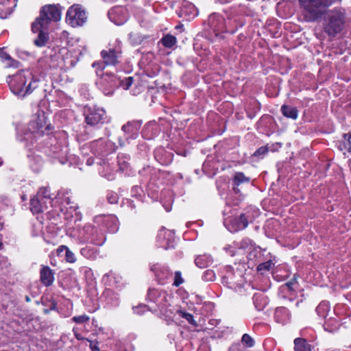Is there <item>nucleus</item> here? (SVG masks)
<instances>
[{"mask_svg": "<svg viewBox=\"0 0 351 351\" xmlns=\"http://www.w3.org/2000/svg\"><path fill=\"white\" fill-rule=\"evenodd\" d=\"M241 342L247 348H252L254 345V339L248 334H244L243 335Z\"/></svg>", "mask_w": 351, "mask_h": 351, "instance_id": "32", "label": "nucleus"}, {"mask_svg": "<svg viewBox=\"0 0 351 351\" xmlns=\"http://www.w3.org/2000/svg\"><path fill=\"white\" fill-rule=\"evenodd\" d=\"M107 16H108V18H110V11L107 12Z\"/></svg>", "mask_w": 351, "mask_h": 351, "instance_id": "55", "label": "nucleus"}, {"mask_svg": "<svg viewBox=\"0 0 351 351\" xmlns=\"http://www.w3.org/2000/svg\"><path fill=\"white\" fill-rule=\"evenodd\" d=\"M32 30L34 33H38L37 38L34 41V45L40 47L45 46L49 39L48 27H38V30H36L32 27Z\"/></svg>", "mask_w": 351, "mask_h": 351, "instance_id": "14", "label": "nucleus"}, {"mask_svg": "<svg viewBox=\"0 0 351 351\" xmlns=\"http://www.w3.org/2000/svg\"><path fill=\"white\" fill-rule=\"evenodd\" d=\"M104 114V111L103 110L97 109L90 112L86 116V122L90 125H96L102 120Z\"/></svg>", "mask_w": 351, "mask_h": 351, "instance_id": "18", "label": "nucleus"}, {"mask_svg": "<svg viewBox=\"0 0 351 351\" xmlns=\"http://www.w3.org/2000/svg\"><path fill=\"white\" fill-rule=\"evenodd\" d=\"M164 152H165V149L163 148H161V147L158 148L154 151V156H155V158L162 165H167L171 159V158H169L168 160L164 159L162 156V155L163 154Z\"/></svg>", "mask_w": 351, "mask_h": 351, "instance_id": "28", "label": "nucleus"}, {"mask_svg": "<svg viewBox=\"0 0 351 351\" xmlns=\"http://www.w3.org/2000/svg\"><path fill=\"white\" fill-rule=\"evenodd\" d=\"M125 156H120L119 155L118 157H117V159H118V164L120 166V169L121 170H124L125 168H127L128 167V162L125 161V160H123L121 161V158H124Z\"/></svg>", "mask_w": 351, "mask_h": 351, "instance_id": "44", "label": "nucleus"}, {"mask_svg": "<svg viewBox=\"0 0 351 351\" xmlns=\"http://www.w3.org/2000/svg\"><path fill=\"white\" fill-rule=\"evenodd\" d=\"M253 302L255 308L260 311L267 305L269 300L264 293L258 292L254 294Z\"/></svg>", "mask_w": 351, "mask_h": 351, "instance_id": "16", "label": "nucleus"}, {"mask_svg": "<svg viewBox=\"0 0 351 351\" xmlns=\"http://www.w3.org/2000/svg\"><path fill=\"white\" fill-rule=\"evenodd\" d=\"M86 19V12L80 4H73L67 10L66 21L72 27L82 26Z\"/></svg>", "mask_w": 351, "mask_h": 351, "instance_id": "7", "label": "nucleus"}, {"mask_svg": "<svg viewBox=\"0 0 351 351\" xmlns=\"http://www.w3.org/2000/svg\"><path fill=\"white\" fill-rule=\"evenodd\" d=\"M335 1V0H307L304 5L307 21H315L321 18L325 10Z\"/></svg>", "mask_w": 351, "mask_h": 351, "instance_id": "6", "label": "nucleus"}, {"mask_svg": "<svg viewBox=\"0 0 351 351\" xmlns=\"http://www.w3.org/2000/svg\"><path fill=\"white\" fill-rule=\"evenodd\" d=\"M72 320L76 324H83L89 320V317L86 315H82L73 317Z\"/></svg>", "mask_w": 351, "mask_h": 351, "instance_id": "39", "label": "nucleus"}, {"mask_svg": "<svg viewBox=\"0 0 351 351\" xmlns=\"http://www.w3.org/2000/svg\"><path fill=\"white\" fill-rule=\"evenodd\" d=\"M66 249H69L66 246L61 245L58 247L57 251H58V253L59 254L60 252H63V250H65L66 252Z\"/></svg>", "mask_w": 351, "mask_h": 351, "instance_id": "48", "label": "nucleus"}, {"mask_svg": "<svg viewBox=\"0 0 351 351\" xmlns=\"http://www.w3.org/2000/svg\"><path fill=\"white\" fill-rule=\"evenodd\" d=\"M150 270L154 274L158 283L161 285L167 283L168 280L173 274V272L168 267L160 264L150 265Z\"/></svg>", "mask_w": 351, "mask_h": 351, "instance_id": "9", "label": "nucleus"}, {"mask_svg": "<svg viewBox=\"0 0 351 351\" xmlns=\"http://www.w3.org/2000/svg\"><path fill=\"white\" fill-rule=\"evenodd\" d=\"M250 221H252V218L248 214V212L241 213L239 216L234 217L230 220L228 229L232 232L243 230L247 228Z\"/></svg>", "mask_w": 351, "mask_h": 351, "instance_id": "8", "label": "nucleus"}, {"mask_svg": "<svg viewBox=\"0 0 351 351\" xmlns=\"http://www.w3.org/2000/svg\"><path fill=\"white\" fill-rule=\"evenodd\" d=\"M295 285L294 282H288L281 287L282 291H291L294 289L293 286Z\"/></svg>", "mask_w": 351, "mask_h": 351, "instance_id": "43", "label": "nucleus"}, {"mask_svg": "<svg viewBox=\"0 0 351 351\" xmlns=\"http://www.w3.org/2000/svg\"><path fill=\"white\" fill-rule=\"evenodd\" d=\"M30 210L33 213H40L43 212V205L40 200L34 197L30 200Z\"/></svg>", "mask_w": 351, "mask_h": 351, "instance_id": "24", "label": "nucleus"}, {"mask_svg": "<svg viewBox=\"0 0 351 351\" xmlns=\"http://www.w3.org/2000/svg\"><path fill=\"white\" fill-rule=\"evenodd\" d=\"M108 65V61L104 60L99 62H94L93 64V66L95 67L96 66H98V68L96 70V73L97 76L101 77V84H104L105 82H108L109 79V75L108 73L106 72V73L104 71V69H105L106 66Z\"/></svg>", "mask_w": 351, "mask_h": 351, "instance_id": "19", "label": "nucleus"}, {"mask_svg": "<svg viewBox=\"0 0 351 351\" xmlns=\"http://www.w3.org/2000/svg\"><path fill=\"white\" fill-rule=\"evenodd\" d=\"M239 346L238 344L232 345L231 347H230L229 351H237L239 348Z\"/></svg>", "mask_w": 351, "mask_h": 351, "instance_id": "50", "label": "nucleus"}, {"mask_svg": "<svg viewBox=\"0 0 351 351\" xmlns=\"http://www.w3.org/2000/svg\"><path fill=\"white\" fill-rule=\"evenodd\" d=\"M66 261L69 263H74L76 261L74 254L69 249H66Z\"/></svg>", "mask_w": 351, "mask_h": 351, "instance_id": "42", "label": "nucleus"}, {"mask_svg": "<svg viewBox=\"0 0 351 351\" xmlns=\"http://www.w3.org/2000/svg\"><path fill=\"white\" fill-rule=\"evenodd\" d=\"M37 127L38 130L45 128V130H50V124L47 125L44 113L38 115Z\"/></svg>", "mask_w": 351, "mask_h": 351, "instance_id": "29", "label": "nucleus"}, {"mask_svg": "<svg viewBox=\"0 0 351 351\" xmlns=\"http://www.w3.org/2000/svg\"><path fill=\"white\" fill-rule=\"evenodd\" d=\"M274 318L277 322L285 324L289 320L290 313L287 308L284 306L278 307L274 313Z\"/></svg>", "mask_w": 351, "mask_h": 351, "instance_id": "17", "label": "nucleus"}, {"mask_svg": "<svg viewBox=\"0 0 351 351\" xmlns=\"http://www.w3.org/2000/svg\"><path fill=\"white\" fill-rule=\"evenodd\" d=\"M170 300L171 295L165 291L155 288L148 290L147 300L155 303L161 315L167 319L171 318L173 315Z\"/></svg>", "mask_w": 351, "mask_h": 351, "instance_id": "3", "label": "nucleus"}, {"mask_svg": "<svg viewBox=\"0 0 351 351\" xmlns=\"http://www.w3.org/2000/svg\"><path fill=\"white\" fill-rule=\"evenodd\" d=\"M133 309L135 313L141 315L146 311H148V306L145 304H141L138 306L134 307Z\"/></svg>", "mask_w": 351, "mask_h": 351, "instance_id": "41", "label": "nucleus"}, {"mask_svg": "<svg viewBox=\"0 0 351 351\" xmlns=\"http://www.w3.org/2000/svg\"><path fill=\"white\" fill-rule=\"evenodd\" d=\"M261 256V254L260 250L257 249H253L248 253L247 258L249 261L256 262L257 261V258Z\"/></svg>", "mask_w": 351, "mask_h": 351, "instance_id": "37", "label": "nucleus"}, {"mask_svg": "<svg viewBox=\"0 0 351 351\" xmlns=\"http://www.w3.org/2000/svg\"><path fill=\"white\" fill-rule=\"evenodd\" d=\"M61 18L60 7L56 5H47L42 8L40 16L32 23L34 29L38 30L40 27H48L51 21H58Z\"/></svg>", "mask_w": 351, "mask_h": 351, "instance_id": "4", "label": "nucleus"}, {"mask_svg": "<svg viewBox=\"0 0 351 351\" xmlns=\"http://www.w3.org/2000/svg\"><path fill=\"white\" fill-rule=\"evenodd\" d=\"M141 122L138 121H128L124 124L121 130L125 134V140L136 139L138 136Z\"/></svg>", "mask_w": 351, "mask_h": 351, "instance_id": "11", "label": "nucleus"}, {"mask_svg": "<svg viewBox=\"0 0 351 351\" xmlns=\"http://www.w3.org/2000/svg\"><path fill=\"white\" fill-rule=\"evenodd\" d=\"M269 149L267 146H263L256 149L253 154L254 157L262 158L266 154H267Z\"/></svg>", "mask_w": 351, "mask_h": 351, "instance_id": "36", "label": "nucleus"}, {"mask_svg": "<svg viewBox=\"0 0 351 351\" xmlns=\"http://www.w3.org/2000/svg\"><path fill=\"white\" fill-rule=\"evenodd\" d=\"M295 351H311V346L303 338H296L294 340Z\"/></svg>", "mask_w": 351, "mask_h": 351, "instance_id": "23", "label": "nucleus"}, {"mask_svg": "<svg viewBox=\"0 0 351 351\" xmlns=\"http://www.w3.org/2000/svg\"><path fill=\"white\" fill-rule=\"evenodd\" d=\"M280 111L285 117L289 119L295 120L298 117V110L293 106L284 104L281 106Z\"/></svg>", "mask_w": 351, "mask_h": 351, "instance_id": "20", "label": "nucleus"}, {"mask_svg": "<svg viewBox=\"0 0 351 351\" xmlns=\"http://www.w3.org/2000/svg\"><path fill=\"white\" fill-rule=\"evenodd\" d=\"M160 42L165 47L171 48L176 44L177 39L175 36L167 34L160 40Z\"/></svg>", "mask_w": 351, "mask_h": 351, "instance_id": "26", "label": "nucleus"}, {"mask_svg": "<svg viewBox=\"0 0 351 351\" xmlns=\"http://www.w3.org/2000/svg\"><path fill=\"white\" fill-rule=\"evenodd\" d=\"M177 313L182 318L187 320L189 324H191L195 326H196L197 325V322H195V320L193 318V315H191V313L184 312L182 310H177Z\"/></svg>", "mask_w": 351, "mask_h": 351, "instance_id": "30", "label": "nucleus"}, {"mask_svg": "<svg viewBox=\"0 0 351 351\" xmlns=\"http://www.w3.org/2000/svg\"><path fill=\"white\" fill-rule=\"evenodd\" d=\"M40 279L41 282L46 287H49L52 285L54 278L52 270L48 266H44L40 272Z\"/></svg>", "mask_w": 351, "mask_h": 351, "instance_id": "15", "label": "nucleus"}, {"mask_svg": "<svg viewBox=\"0 0 351 351\" xmlns=\"http://www.w3.org/2000/svg\"><path fill=\"white\" fill-rule=\"evenodd\" d=\"M250 181V178L245 176L243 172H237L233 178L234 184L237 186L243 183H248Z\"/></svg>", "mask_w": 351, "mask_h": 351, "instance_id": "25", "label": "nucleus"}, {"mask_svg": "<svg viewBox=\"0 0 351 351\" xmlns=\"http://www.w3.org/2000/svg\"><path fill=\"white\" fill-rule=\"evenodd\" d=\"M251 243V240L249 239H244L241 243L238 244L239 248H243L247 247Z\"/></svg>", "mask_w": 351, "mask_h": 351, "instance_id": "46", "label": "nucleus"}, {"mask_svg": "<svg viewBox=\"0 0 351 351\" xmlns=\"http://www.w3.org/2000/svg\"><path fill=\"white\" fill-rule=\"evenodd\" d=\"M75 337H76L77 339L78 340H82V339H84V337H82V335L77 332H75Z\"/></svg>", "mask_w": 351, "mask_h": 351, "instance_id": "52", "label": "nucleus"}, {"mask_svg": "<svg viewBox=\"0 0 351 351\" xmlns=\"http://www.w3.org/2000/svg\"><path fill=\"white\" fill-rule=\"evenodd\" d=\"M221 283L239 294L243 293L246 284L241 271H235L230 266L226 267V274L221 278Z\"/></svg>", "mask_w": 351, "mask_h": 351, "instance_id": "5", "label": "nucleus"}, {"mask_svg": "<svg viewBox=\"0 0 351 351\" xmlns=\"http://www.w3.org/2000/svg\"><path fill=\"white\" fill-rule=\"evenodd\" d=\"M0 57L2 59L10 60L11 62L8 64L9 66H14V67H18L19 66V62L12 60L10 56L8 55V53H6L5 52H4L2 49H0Z\"/></svg>", "mask_w": 351, "mask_h": 351, "instance_id": "31", "label": "nucleus"}, {"mask_svg": "<svg viewBox=\"0 0 351 351\" xmlns=\"http://www.w3.org/2000/svg\"><path fill=\"white\" fill-rule=\"evenodd\" d=\"M121 52L120 50H111V64H114L117 61L121 55Z\"/></svg>", "mask_w": 351, "mask_h": 351, "instance_id": "40", "label": "nucleus"}, {"mask_svg": "<svg viewBox=\"0 0 351 351\" xmlns=\"http://www.w3.org/2000/svg\"><path fill=\"white\" fill-rule=\"evenodd\" d=\"M223 22V19L218 14H213L210 16L208 19V23L210 27L213 29L215 32H220L223 29H225L226 32L230 34H234L236 32V29H228L226 26L224 27Z\"/></svg>", "mask_w": 351, "mask_h": 351, "instance_id": "13", "label": "nucleus"}, {"mask_svg": "<svg viewBox=\"0 0 351 351\" xmlns=\"http://www.w3.org/2000/svg\"><path fill=\"white\" fill-rule=\"evenodd\" d=\"M28 76L25 75L23 71L14 76L10 83L12 92L16 95L25 97L33 92L37 88L38 80H35L32 73L27 72Z\"/></svg>", "mask_w": 351, "mask_h": 351, "instance_id": "2", "label": "nucleus"}, {"mask_svg": "<svg viewBox=\"0 0 351 351\" xmlns=\"http://www.w3.org/2000/svg\"><path fill=\"white\" fill-rule=\"evenodd\" d=\"M2 164V161H0V165Z\"/></svg>", "mask_w": 351, "mask_h": 351, "instance_id": "58", "label": "nucleus"}, {"mask_svg": "<svg viewBox=\"0 0 351 351\" xmlns=\"http://www.w3.org/2000/svg\"><path fill=\"white\" fill-rule=\"evenodd\" d=\"M274 263L271 261H268L265 263H261L258 265L257 269L258 271L264 272L269 271Z\"/></svg>", "mask_w": 351, "mask_h": 351, "instance_id": "33", "label": "nucleus"}, {"mask_svg": "<svg viewBox=\"0 0 351 351\" xmlns=\"http://www.w3.org/2000/svg\"><path fill=\"white\" fill-rule=\"evenodd\" d=\"M119 145L121 147L123 146L124 145V143H125V140L123 139V138H119Z\"/></svg>", "mask_w": 351, "mask_h": 351, "instance_id": "53", "label": "nucleus"}, {"mask_svg": "<svg viewBox=\"0 0 351 351\" xmlns=\"http://www.w3.org/2000/svg\"><path fill=\"white\" fill-rule=\"evenodd\" d=\"M101 55L104 59H106L107 57H108V53L106 51H102Z\"/></svg>", "mask_w": 351, "mask_h": 351, "instance_id": "51", "label": "nucleus"}, {"mask_svg": "<svg viewBox=\"0 0 351 351\" xmlns=\"http://www.w3.org/2000/svg\"><path fill=\"white\" fill-rule=\"evenodd\" d=\"M213 262V259L210 255L203 254L197 256L195 259L196 266L199 268H205L209 266Z\"/></svg>", "mask_w": 351, "mask_h": 351, "instance_id": "22", "label": "nucleus"}, {"mask_svg": "<svg viewBox=\"0 0 351 351\" xmlns=\"http://www.w3.org/2000/svg\"><path fill=\"white\" fill-rule=\"evenodd\" d=\"M183 282H184V280L182 277L181 272L180 271H176L173 285L178 287Z\"/></svg>", "mask_w": 351, "mask_h": 351, "instance_id": "38", "label": "nucleus"}, {"mask_svg": "<svg viewBox=\"0 0 351 351\" xmlns=\"http://www.w3.org/2000/svg\"><path fill=\"white\" fill-rule=\"evenodd\" d=\"M329 305L326 302H322L316 308L315 311L319 317H326L328 311Z\"/></svg>", "mask_w": 351, "mask_h": 351, "instance_id": "27", "label": "nucleus"}, {"mask_svg": "<svg viewBox=\"0 0 351 351\" xmlns=\"http://www.w3.org/2000/svg\"><path fill=\"white\" fill-rule=\"evenodd\" d=\"M215 278V274L213 270H206L202 275V280L204 281H213Z\"/></svg>", "mask_w": 351, "mask_h": 351, "instance_id": "35", "label": "nucleus"}, {"mask_svg": "<svg viewBox=\"0 0 351 351\" xmlns=\"http://www.w3.org/2000/svg\"><path fill=\"white\" fill-rule=\"evenodd\" d=\"M25 300H26L27 302H29L30 301V298L28 296L25 297Z\"/></svg>", "mask_w": 351, "mask_h": 351, "instance_id": "54", "label": "nucleus"}, {"mask_svg": "<svg viewBox=\"0 0 351 351\" xmlns=\"http://www.w3.org/2000/svg\"><path fill=\"white\" fill-rule=\"evenodd\" d=\"M346 23V12L341 8H335L329 10L325 16L324 29L331 37L340 33Z\"/></svg>", "mask_w": 351, "mask_h": 351, "instance_id": "1", "label": "nucleus"}, {"mask_svg": "<svg viewBox=\"0 0 351 351\" xmlns=\"http://www.w3.org/2000/svg\"><path fill=\"white\" fill-rule=\"evenodd\" d=\"M2 246H3V244H2V243L0 241V249L2 247Z\"/></svg>", "mask_w": 351, "mask_h": 351, "instance_id": "56", "label": "nucleus"}, {"mask_svg": "<svg viewBox=\"0 0 351 351\" xmlns=\"http://www.w3.org/2000/svg\"><path fill=\"white\" fill-rule=\"evenodd\" d=\"M338 148L341 151L351 152V134L347 133L343 135V139L338 142Z\"/></svg>", "mask_w": 351, "mask_h": 351, "instance_id": "21", "label": "nucleus"}, {"mask_svg": "<svg viewBox=\"0 0 351 351\" xmlns=\"http://www.w3.org/2000/svg\"><path fill=\"white\" fill-rule=\"evenodd\" d=\"M89 341L90 342V348L92 350V351H99V348L96 345L93 346L92 341Z\"/></svg>", "mask_w": 351, "mask_h": 351, "instance_id": "49", "label": "nucleus"}, {"mask_svg": "<svg viewBox=\"0 0 351 351\" xmlns=\"http://www.w3.org/2000/svg\"><path fill=\"white\" fill-rule=\"evenodd\" d=\"M198 351H200V350H199Z\"/></svg>", "mask_w": 351, "mask_h": 351, "instance_id": "59", "label": "nucleus"}, {"mask_svg": "<svg viewBox=\"0 0 351 351\" xmlns=\"http://www.w3.org/2000/svg\"><path fill=\"white\" fill-rule=\"evenodd\" d=\"M134 79L132 77H127L125 73L121 75H111V87L122 88L123 90H128L132 84Z\"/></svg>", "mask_w": 351, "mask_h": 351, "instance_id": "12", "label": "nucleus"}, {"mask_svg": "<svg viewBox=\"0 0 351 351\" xmlns=\"http://www.w3.org/2000/svg\"><path fill=\"white\" fill-rule=\"evenodd\" d=\"M157 241L160 247L169 250L174 247V238L173 234L165 229H161L157 235Z\"/></svg>", "mask_w": 351, "mask_h": 351, "instance_id": "10", "label": "nucleus"}, {"mask_svg": "<svg viewBox=\"0 0 351 351\" xmlns=\"http://www.w3.org/2000/svg\"><path fill=\"white\" fill-rule=\"evenodd\" d=\"M111 233L118 232L119 228V221L115 215H111Z\"/></svg>", "mask_w": 351, "mask_h": 351, "instance_id": "34", "label": "nucleus"}, {"mask_svg": "<svg viewBox=\"0 0 351 351\" xmlns=\"http://www.w3.org/2000/svg\"><path fill=\"white\" fill-rule=\"evenodd\" d=\"M48 311H48L47 309H45V312L46 313H48Z\"/></svg>", "mask_w": 351, "mask_h": 351, "instance_id": "57", "label": "nucleus"}, {"mask_svg": "<svg viewBox=\"0 0 351 351\" xmlns=\"http://www.w3.org/2000/svg\"><path fill=\"white\" fill-rule=\"evenodd\" d=\"M324 329L329 332H332L333 330L337 329V326H335L334 328H330L328 322H326L324 324Z\"/></svg>", "mask_w": 351, "mask_h": 351, "instance_id": "47", "label": "nucleus"}, {"mask_svg": "<svg viewBox=\"0 0 351 351\" xmlns=\"http://www.w3.org/2000/svg\"><path fill=\"white\" fill-rule=\"evenodd\" d=\"M39 193L41 194L44 198H48V199L51 198L50 194L49 193V191H48L47 188L40 189L39 191Z\"/></svg>", "mask_w": 351, "mask_h": 351, "instance_id": "45", "label": "nucleus"}]
</instances>
